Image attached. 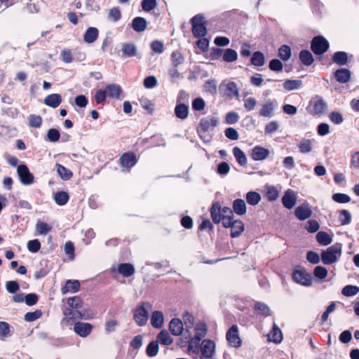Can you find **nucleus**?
Returning a JSON list of instances; mask_svg holds the SVG:
<instances>
[{"mask_svg": "<svg viewBox=\"0 0 359 359\" xmlns=\"http://www.w3.org/2000/svg\"><path fill=\"white\" fill-rule=\"evenodd\" d=\"M342 245L340 243H336L328 247L325 250L321 252L320 258L324 264L330 265L336 263L341 256Z\"/></svg>", "mask_w": 359, "mask_h": 359, "instance_id": "nucleus-1", "label": "nucleus"}, {"mask_svg": "<svg viewBox=\"0 0 359 359\" xmlns=\"http://www.w3.org/2000/svg\"><path fill=\"white\" fill-rule=\"evenodd\" d=\"M293 280L302 286L310 287L313 283V278L311 273H307L305 269H296L292 272Z\"/></svg>", "mask_w": 359, "mask_h": 359, "instance_id": "nucleus-2", "label": "nucleus"}, {"mask_svg": "<svg viewBox=\"0 0 359 359\" xmlns=\"http://www.w3.org/2000/svg\"><path fill=\"white\" fill-rule=\"evenodd\" d=\"M203 20L204 17L200 14L195 15L191 20L192 32L194 36L196 38L203 37L207 34L206 27Z\"/></svg>", "mask_w": 359, "mask_h": 359, "instance_id": "nucleus-3", "label": "nucleus"}, {"mask_svg": "<svg viewBox=\"0 0 359 359\" xmlns=\"http://www.w3.org/2000/svg\"><path fill=\"white\" fill-rule=\"evenodd\" d=\"M150 307L149 303H143L141 306L135 310L134 319L139 326L145 325L148 320Z\"/></svg>", "mask_w": 359, "mask_h": 359, "instance_id": "nucleus-4", "label": "nucleus"}, {"mask_svg": "<svg viewBox=\"0 0 359 359\" xmlns=\"http://www.w3.org/2000/svg\"><path fill=\"white\" fill-rule=\"evenodd\" d=\"M238 332V327L236 325H232L226 332V338L231 347L239 348L242 345Z\"/></svg>", "mask_w": 359, "mask_h": 359, "instance_id": "nucleus-5", "label": "nucleus"}, {"mask_svg": "<svg viewBox=\"0 0 359 359\" xmlns=\"http://www.w3.org/2000/svg\"><path fill=\"white\" fill-rule=\"evenodd\" d=\"M329 48L327 41L323 36H316L311 42V50L316 55H321Z\"/></svg>", "mask_w": 359, "mask_h": 359, "instance_id": "nucleus-6", "label": "nucleus"}, {"mask_svg": "<svg viewBox=\"0 0 359 359\" xmlns=\"http://www.w3.org/2000/svg\"><path fill=\"white\" fill-rule=\"evenodd\" d=\"M219 118L216 116H208L201 119L198 127V133H205L217 126Z\"/></svg>", "mask_w": 359, "mask_h": 359, "instance_id": "nucleus-7", "label": "nucleus"}, {"mask_svg": "<svg viewBox=\"0 0 359 359\" xmlns=\"http://www.w3.org/2000/svg\"><path fill=\"white\" fill-rule=\"evenodd\" d=\"M297 200V192L291 189H288L285 191L282 197V203L285 208L290 210L295 206Z\"/></svg>", "mask_w": 359, "mask_h": 359, "instance_id": "nucleus-8", "label": "nucleus"}, {"mask_svg": "<svg viewBox=\"0 0 359 359\" xmlns=\"http://www.w3.org/2000/svg\"><path fill=\"white\" fill-rule=\"evenodd\" d=\"M19 180L23 185H30L34 182V175L25 165H20L17 169Z\"/></svg>", "mask_w": 359, "mask_h": 359, "instance_id": "nucleus-9", "label": "nucleus"}, {"mask_svg": "<svg viewBox=\"0 0 359 359\" xmlns=\"http://www.w3.org/2000/svg\"><path fill=\"white\" fill-rule=\"evenodd\" d=\"M200 351L203 358H212L215 352V342L210 339H204L201 344Z\"/></svg>", "mask_w": 359, "mask_h": 359, "instance_id": "nucleus-10", "label": "nucleus"}, {"mask_svg": "<svg viewBox=\"0 0 359 359\" xmlns=\"http://www.w3.org/2000/svg\"><path fill=\"white\" fill-rule=\"evenodd\" d=\"M312 215V210L308 204L304 203L296 208L295 217L300 221L309 219Z\"/></svg>", "mask_w": 359, "mask_h": 359, "instance_id": "nucleus-11", "label": "nucleus"}, {"mask_svg": "<svg viewBox=\"0 0 359 359\" xmlns=\"http://www.w3.org/2000/svg\"><path fill=\"white\" fill-rule=\"evenodd\" d=\"M119 161L123 168L130 169L137 163V157L133 152H126L121 156Z\"/></svg>", "mask_w": 359, "mask_h": 359, "instance_id": "nucleus-12", "label": "nucleus"}, {"mask_svg": "<svg viewBox=\"0 0 359 359\" xmlns=\"http://www.w3.org/2000/svg\"><path fill=\"white\" fill-rule=\"evenodd\" d=\"M92 329V325L88 323L78 322L74 326V332L81 337H86L89 335Z\"/></svg>", "mask_w": 359, "mask_h": 359, "instance_id": "nucleus-13", "label": "nucleus"}, {"mask_svg": "<svg viewBox=\"0 0 359 359\" xmlns=\"http://www.w3.org/2000/svg\"><path fill=\"white\" fill-rule=\"evenodd\" d=\"M269 149L260 146H256L252 149L251 158L254 161H263L269 156Z\"/></svg>", "mask_w": 359, "mask_h": 359, "instance_id": "nucleus-14", "label": "nucleus"}, {"mask_svg": "<svg viewBox=\"0 0 359 359\" xmlns=\"http://www.w3.org/2000/svg\"><path fill=\"white\" fill-rule=\"evenodd\" d=\"M276 107V102L267 101L261 106L259 115L262 117L270 118L273 116Z\"/></svg>", "mask_w": 359, "mask_h": 359, "instance_id": "nucleus-15", "label": "nucleus"}, {"mask_svg": "<svg viewBox=\"0 0 359 359\" xmlns=\"http://www.w3.org/2000/svg\"><path fill=\"white\" fill-rule=\"evenodd\" d=\"M225 88L224 95L229 98L238 97L239 92L237 85L234 82H229L227 83H222L220 88Z\"/></svg>", "mask_w": 359, "mask_h": 359, "instance_id": "nucleus-16", "label": "nucleus"}, {"mask_svg": "<svg viewBox=\"0 0 359 359\" xmlns=\"http://www.w3.org/2000/svg\"><path fill=\"white\" fill-rule=\"evenodd\" d=\"M310 104L313 106L311 113L315 115H319L324 113L327 104L322 98H316L311 101Z\"/></svg>", "mask_w": 359, "mask_h": 359, "instance_id": "nucleus-17", "label": "nucleus"}, {"mask_svg": "<svg viewBox=\"0 0 359 359\" xmlns=\"http://www.w3.org/2000/svg\"><path fill=\"white\" fill-rule=\"evenodd\" d=\"M107 95L111 98L120 99L121 94L122 93V88L118 84L112 83L109 84L105 88Z\"/></svg>", "mask_w": 359, "mask_h": 359, "instance_id": "nucleus-18", "label": "nucleus"}, {"mask_svg": "<svg viewBox=\"0 0 359 359\" xmlns=\"http://www.w3.org/2000/svg\"><path fill=\"white\" fill-rule=\"evenodd\" d=\"M99 31L94 27H88L83 34V41L87 43H94L98 38Z\"/></svg>", "mask_w": 359, "mask_h": 359, "instance_id": "nucleus-19", "label": "nucleus"}, {"mask_svg": "<svg viewBox=\"0 0 359 359\" xmlns=\"http://www.w3.org/2000/svg\"><path fill=\"white\" fill-rule=\"evenodd\" d=\"M210 215L212 221L215 224H219L222 221V207L219 203H213L210 208Z\"/></svg>", "mask_w": 359, "mask_h": 359, "instance_id": "nucleus-20", "label": "nucleus"}, {"mask_svg": "<svg viewBox=\"0 0 359 359\" xmlns=\"http://www.w3.org/2000/svg\"><path fill=\"white\" fill-rule=\"evenodd\" d=\"M62 102V97L60 94L53 93L46 96L44 99V104L52 108L57 107Z\"/></svg>", "mask_w": 359, "mask_h": 359, "instance_id": "nucleus-21", "label": "nucleus"}, {"mask_svg": "<svg viewBox=\"0 0 359 359\" xmlns=\"http://www.w3.org/2000/svg\"><path fill=\"white\" fill-rule=\"evenodd\" d=\"M81 285L79 280H67L65 285L62 288V293L67 294L69 292L75 293L80 289Z\"/></svg>", "mask_w": 359, "mask_h": 359, "instance_id": "nucleus-22", "label": "nucleus"}, {"mask_svg": "<svg viewBox=\"0 0 359 359\" xmlns=\"http://www.w3.org/2000/svg\"><path fill=\"white\" fill-rule=\"evenodd\" d=\"M336 80L341 83H346L351 79V72L347 69H339L334 73Z\"/></svg>", "mask_w": 359, "mask_h": 359, "instance_id": "nucleus-23", "label": "nucleus"}, {"mask_svg": "<svg viewBox=\"0 0 359 359\" xmlns=\"http://www.w3.org/2000/svg\"><path fill=\"white\" fill-rule=\"evenodd\" d=\"M233 211L237 215H243L246 213L247 207L243 199H236L233 202Z\"/></svg>", "mask_w": 359, "mask_h": 359, "instance_id": "nucleus-24", "label": "nucleus"}, {"mask_svg": "<svg viewBox=\"0 0 359 359\" xmlns=\"http://www.w3.org/2000/svg\"><path fill=\"white\" fill-rule=\"evenodd\" d=\"M132 27L137 32H144L147 28V21L144 18L136 17L132 21Z\"/></svg>", "mask_w": 359, "mask_h": 359, "instance_id": "nucleus-25", "label": "nucleus"}, {"mask_svg": "<svg viewBox=\"0 0 359 359\" xmlns=\"http://www.w3.org/2000/svg\"><path fill=\"white\" fill-rule=\"evenodd\" d=\"M118 272L124 277H130L135 273V268L129 263L121 264L118 266Z\"/></svg>", "mask_w": 359, "mask_h": 359, "instance_id": "nucleus-26", "label": "nucleus"}, {"mask_svg": "<svg viewBox=\"0 0 359 359\" xmlns=\"http://www.w3.org/2000/svg\"><path fill=\"white\" fill-rule=\"evenodd\" d=\"M175 114L178 118L184 120L189 115V107L186 104H177L175 109Z\"/></svg>", "mask_w": 359, "mask_h": 359, "instance_id": "nucleus-27", "label": "nucleus"}, {"mask_svg": "<svg viewBox=\"0 0 359 359\" xmlns=\"http://www.w3.org/2000/svg\"><path fill=\"white\" fill-rule=\"evenodd\" d=\"M169 327L172 334L176 336L181 334L183 331V324L178 318L172 319L170 323Z\"/></svg>", "mask_w": 359, "mask_h": 359, "instance_id": "nucleus-28", "label": "nucleus"}, {"mask_svg": "<svg viewBox=\"0 0 359 359\" xmlns=\"http://www.w3.org/2000/svg\"><path fill=\"white\" fill-rule=\"evenodd\" d=\"M269 339L276 344H279L283 340L282 332L276 324L273 325V329L269 334Z\"/></svg>", "mask_w": 359, "mask_h": 359, "instance_id": "nucleus-29", "label": "nucleus"}, {"mask_svg": "<svg viewBox=\"0 0 359 359\" xmlns=\"http://www.w3.org/2000/svg\"><path fill=\"white\" fill-rule=\"evenodd\" d=\"M302 86V81L299 79H287L283 84V88L287 91L299 89Z\"/></svg>", "mask_w": 359, "mask_h": 359, "instance_id": "nucleus-30", "label": "nucleus"}, {"mask_svg": "<svg viewBox=\"0 0 359 359\" xmlns=\"http://www.w3.org/2000/svg\"><path fill=\"white\" fill-rule=\"evenodd\" d=\"M298 148L301 153L309 154L313 149V140L309 139H303L298 144Z\"/></svg>", "mask_w": 359, "mask_h": 359, "instance_id": "nucleus-31", "label": "nucleus"}, {"mask_svg": "<svg viewBox=\"0 0 359 359\" xmlns=\"http://www.w3.org/2000/svg\"><path fill=\"white\" fill-rule=\"evenodd\" d=\"M244 224L242 221L237 219L233 221L231 228V236L232 238L238 237L244 231Z\"/></svg>", "mask_w": 359, "mask_h": 359, "instance_id": "nucleus-32", "label": "nucleus"}, {"mask_svg": "<svg viewBox=\"0 0 359 359\" xmlns=\"http://www.w3.org/2000/svg\"><path fill=\"white\" fill-rule=\"evenodd\" d=\"M201 339L197 337H194L191 338L189 346H188V352L193 353L195 354H198L200 352V341Z\"/></svg>", "mask_w": 359, "mask_h": 359, "instance_id": "nucleus-33", "label": "nucleus"}, {"mask_svg": "<svg viewBox=\"0 0 359 359\" xmlns=\"http://www.w3.org/2000/svg\"><path fill=\"white\" fill-rule=\"evenodd\" d=\"M233 154L239 165L241 166L246 165L248 162L247 157L245 153L239 147H234L233 149Z\"/></svg>", "mask_w": 359, "mask_h": 359, "instance_id": "nucleus-34", "label": "nucleus"}, {"mask_svg": "<svg viewBox=\"0 0 359 359\" xmlns=\"http://www.w3.org/2000/svg\"><path fill=\"white\" fill-rule=\"evenodd\" d=\"M57 174L62 180H68L72 177V172L70 170L66 168L65 166L57 163L55 165Z\"/></svg>", "mask_w": 359, "mask_h": 359, "instance_id": "nucleus-35", "label": "nucleus"}, {"mask_svg": "<svg viewBox=\"0 0 359 359\" xmlns=\"http://www.w3.org/2000/svg\"><path fill=\"white\" fill-rule=\"evenodd\" d=\"M316 240L318 243L322 245H327L332 241V238L327 232L319 231L316 234Z\"/></svg>", "mask_w": 359, "mask_h": 359, "instance_id": "nucleus-36", "label": "nucleus"}, {"mask_svg": "<svg viewBox=\"0 0 359 359\" xmlns=\"http://www.w3.org/2000/svg\"><path fill=\"white\" fill-rule=\"evenodd\" d=\"M332 60L339 65H345L348 62V55L343 51L337 52L333 55Z\"/></svg>", "mask_w": 359, "mask_h": 359, "instance_id": "nucleus-37", "label": "nucleus"}, {"mask_svg": "<svg viewBox=\"0 0 359 359\" xmlns=\"http://www.w3.org/2000/svg\"><path fill=\"white\" fill-rule=\"evenodd\" d=\"M52 229L49 224L39 220L36 224V232L37 235H46Z\"/></svg>", "mask_w": 359, "mask_h": 359, "instance_id": "nucleus-38", "label": "nucleus"}, {"mask_svg": "<svg viewBox=\"0 0 359 359\" xmlns=\"http://www.w3.org/2000/svg\"><path fill=\"white\" fill-rule=\"evenodd\" d=\"M238 59L237 52L231 48H227L224 51L222 60L226 62H232Z\"/></svg>", "mask_w": 359, "mask_h": 359, "instance_id": "nucleus-39", "label": "nucleus"}, {"mask_svg": "<svg viewBox=\"0 0 359 359\" xmlns=\"http://www.w3.org/2000/svg\"><path fill=\"white\" fill-rule=\"evenodd\" d=\"M11 336V326L4 321L0 322V340H5L8 337Z\"/></svg>", "mask_w": 359, "mask_h": 359, "instance_id": "nucleus-40", "label": "nucleus"}, {"mask_svg": "<svg viewBox=\"0 0 359 359\" xmlns=\"http://www.w3.org/2000/svg\"><path fill=\"white\" fill-rule=\"evenodd\" d=\"M280 195V191L274 186H268L266 191V196L269 201H276Z\"/></svg>", "mask_w": 359, "mask_h": 359, "instance_id": "nucleus-41", "label": "nucleus"}, {"mask_svg": "<svg viewBox=\"0 0 359 359\" xmlns=\"http://www.w3.org/2000/svg\"><path fill=\"white\" fill-rule=\"evenodd\" d=\"M265 58L264 54L260 51H256L253 53L251 57V63L257 67H261L264 65Z\"/></svg>", "mask_w": 359, "mask_h": 359, "instance_id": "nucleus-42", "label": "nucleus"}, {"mask_svg": "<svg viewBox=\"0 0 359 359\" xmlns=\"http://www.w3.org/2000/svg\"><path fill=\"white\" fill-rule=\"evenodd\" d=\"M246 201L251 205H257L261 201V195L256 191H249L246 194Z\"/></svg>", "mask_w": 359, "mask_h": 359, "instance_id": "nucleus-43", "label": "nucleus"}, {"mask_svg": "<svg viewBox=\"0 0 359 359\" xmlns=\"http://www.w3.org/2000/svg\"><path fill=\"white\" fill-rule=\"evenodd\" d=\"M54 200L58 205H64L69 201V195L65 191H59L55 194Z\"/></svg>", "mask_w": 359, "mask_h": 359, "instance_id": "nucleus-44", "label": "nucleus"}, {"mask_svg": "<svg viewBox=\"0 0 359 359\" xmlns=\"http://www.w3.org/2000/svg\"><path fill=\"white\" fill-rule=\"evenodd\" d=\"M299 59L306 66H309L313 62V55L309 50H302L299 53Z\"/></svg>", "mask_w": 359, "mask_h": 359, "instance_id": "nucleus-45", "label": "nucleus"}, {"mask_svg": "<svg viewBox=\"0 0 359 359\" xmlns=\"http://www.w3.org/2000/svg\"><path fill=\"white\" fill-rule=\"evenodd\" d=\"M122 51L128 57L135 56L137 53V48L135 44L131 43H123Z\"/></svg>", "mask_w": 359, "mask_h": 359, "instance_id": "nucleus-46", "label": "nucleus"}, {"mask_svg": "<svg viewBox=\"0 0 359 359\" xmlns=\"http://www.w3.org/2000/svg\"><path fill=\"white\" fill-rule=\"evenodd\" d=\"M255 309L258 314L264 317H267L270 315V309L267 305L262 302H257L255 304Z\"/></svg>", "mask_w": 359, "mask_h": 359, "instance_id": "nucleus-47", "label": "nucleus"}, {"mask_svg": "<svg viewBox=\"0 0 359 359\" xmlns=\"http://www.w3.org/2000/svg\"><path fill=\"white\" fill-rule=\"evenodd\" d=\"M339 221L341 225H347L351 222V213L346 210L339 211Z\"/></svg>", "mask_w": 359, "mask_h": 359, "instance_id": "nucleus-48", "label": "nucleus"}, {"mask_svg": "<svg viewBox=\"0 0 359 359\" xmlns=\"http://www.w3.org/2000/svg\"><path fill=\"white\" fill-rule=\"evenodd\" d=\"M208 328L205 323L200 322L195 327V336L201 339L205 337Z\"/></svg>", "mask_w": 359, "mask_h": 359, "instance_id": "nucleus-49", "label": "nucleus"}, {"mask_svg": "<svg viewBox=\"0 0 359 359\" xmlns=\"http://www.w3.org/2000/svg\"><path fill=\"white\" fill-rule=\"evenodd\" d=\"M257 103V100L253 97H245L243 98V106L247 111L254 110Z\"/></svg>", "mask_w": 359, "mask_h": 359, "instance_id": "nucleus-50", "label": "nucleus"}, {"mask_svg": "<svg viewBox=\"0 0 359 359\" xmlns=\"http://www.w3.org/2000/svg\"><path fill=\"white\" fill-rule=\"evenodd\" d=\"M279 57L284 60L287 61L291 57V49L287 45H283L278 50Z\"/></svg>", "mask_w": 359, "mask_h": 359, "instance_id": "nucleus-51", "label": "nucleus"}, {"mask_svg": "<svg viewBox=\"0 0 359 359\" xmlns=\"http://www.w3.org/2000/svg\"><path fill=\"white\" fill-rule=\"evenodd\" d=\"M158 342L164 345H169L172 343V339L166 330H162L158 334Z\"/></svg>", "mask_w": 359, "mask_h": 359, "instance_id": "nucleus-52", "label": "nucleus"}, {"mask_svg": "<svg viewBox=\"0 0 359 359\" xmlns=\"http://www.w3.org/2000/svg\"><path fill=\"white\" fill-rule=\"evenodd\" d=\"M333 201L339 203H347L351 201V198L346 194L337 193L332 196Z\"/></svg>", "mask_w": 359, "mask_h": 359, "instance_id": "nucleus-53", "label": "nucleus"}, {"mask_svg": "<svg viewBox=\"0 0 359 359\" xmlns=\"http://www.w3.org/2000/svg\"><path fill=\"white\" fill-rule=\"evenodd\" d=\"M121 18V13L118 8L114 7L110 9L108 14V19L113 22H118Z\"/></svg>", "mask_w": 359, "mask_h": 359, "instance_id": "nucleus-54", "label": "nucleus"}, {"mask_svg": "<svg viewBox=\"0 0 359 359\" xmlns=\"http://www.w3.org/2000/svg\"><path fill=\"white\" fill-rule=\"evenodd\" d=\"M29 124L31 127L38 128L42 124V118L39 115L31 114L29 118Z\"/></svg>", "mask_w": 359, "mask_h": 359, "instance_id": "nucleus-55", "label": "nucleus"}, {"mask_svg": "<svg viewBox=\"0 0 359 359\" xmlns=\"http://www.w3.org/2000/svg\"><path fill=\"white\" fill-rule=\"evenodd\" d=\"M68 305L72 309H80L83 306V301L81 297L75 296L67 300Z\"/></svg>", "mask_w": 359, "mask_h": 359, "instance_id": "nucleus-56", "label": "nucleus"}, {"mask_svg": "<svg viewBox=\"0 0 359 359\" xmlns=\"http://www.w3.org/2000/svg\"><path fill=\"white\" fill-rule=\"evenodd\" d=\"M358 292V287L355 285H346L342 289L341 293L346 297H351L355 295Z\"/></svg>", "mask_w": 359, "mask_h": 359, "instance_id": "nucleus-57", "label": "nucleus"}, {"mask_svg": "<svg viewBox=\"0 0 359 359\" xmlns=\"http://www.w3.org/2000/svg\"><path fill=\"white\" fill-rule=\"evenodd\" d=\"M65 314L72 320L86 318L85 314L76 310L68 309L65 312Z\"/></svg>", "mask_w": 359, "mask_h": 359, "instance_id": "nucleus-58", "label": "nucleus"}, {"mask_svg": "<svg viewBox=\"0 0 359 359\" xmlns=\"http://www.w3.org/2000/svg\"><path fill=\"white\" fill-rule=\"evenodd\" d=\"M41 316L42 311L41 310H36L33 312L27 313L24 316V319L27 322H32L39 319Z\"/></svg>", "mask_w": 359, "mask_h": 359, "instance_id": "nucleus-59", "label": "nucleus"}, {"mask_svg": "<svg viewBox=\"0 0 359 359\" xmlns=\"http://www.w3.org/2000/svg\"><path fill=\"white\" fill-rule=\"evenodd\" d=\"M328 273L327 270L321 266H318L314 268L313 275L315 277L319 279H324L327 277Z\"/></svg>", "mask_w": 359, "mask_h": 359, "instance_id": "nucleus-60", "label": "nucleus"}, {"mask_svg": "<svg viewBox=\"0 0 359 359\" xmlns=\"http://www.w3.org/2000/svg\"><path fill=\"white\" fill-rule=\"evenodd\" d=\"M60 134L58 130L51 128L48 130L47 140L51 142H57L60 139Z\"/></svg>", "mask_w": 359, "mask_h": 359, "instance_id": "nucleus-61", "label": "nucleus"}, {"mask_svg": "<svg viewBox=\"0 0 359 359\" xmlns=\"http://www.w3.org/2000/svg\"><path fill=\"white\" fill-rule=\"evenodd\" d=\"M146 353L149 357H154L157 355V340L152 341L148 344Z\"/></svg>", "mask_w": 359, "mask_h": 359, "instance_id": "nucleus-62", "label": "nucleus"}, {"mask_svg": "<svg viewBox=\"0 0 359 359\" xmlns=\"http://www.w3.org/2000/svg\"><path fill=\"white\" fill-rule=\"evenodd\" d=\"M141 106L148 112L152 113L155 109V104L147 98L142 97L140 100Z\"/></svg>", "mask_w": 359, "mask_h": 359, "instance_id": "nucleus-63", "label": "nucleus"}, {"mask_svg": "<svg viewBox=\"0 0 359 359\" xmlns=\"http://www.w3.org/2000/svg\"><path fill=\"white\" fill-rule=\"evenodd\" d=\"M40 248L41 243L38 239L31 240L27 243V249L31 252H37Z\"/></svg>", "mask_w": 359, "mask_h": 359, "instance_id": "nucleus-64", "label": "nucleus"}]
</instances>
